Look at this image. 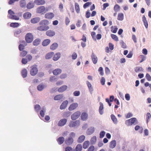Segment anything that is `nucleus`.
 <instances>
[{
    "mask_svg": "<svg viewBox=\"0 0 151 151\" xmlns=\"http://www.w3.org/2000/svg\"><path fill=\"white\" fill-rule=\"evenodd\" d=\"M82 149V146L81 144H78L76 147L75 149L73 151H81Z\"/></svg>",
    "mask_w": 151,
    "mask_h": 151,
    "instance_id": "a878e982",
    "label": "nucleus"
},
{
    "mask_svg": "<svg viewBox=\"0 0 151 151\" xmlns=\"http://www.w3.org/2000/svg\"><path fill=\"white\" fill-rule=\"evenodd\" d=\"M45 8L43 6H40L37 9V12L39 13L43 12L45 10Z\"/></svg>",
    "mask_w": 151,
    "mask_h": 151,
    "instance_id": "2eb2a0df",
    "label": "nucleus"
},
{
    "mask_svg": "<svg viewBox=\"0 0 151 151\" xmlns=\"http://www.w3.org/2000/svg\"><path fill=\"white\" fill-rule=\"evenodd\" d=\"M40 20L39 17H35L32 19L31 20V22L33 24H35L39 22Z\"/></svg>",
    "mask_w": 151,
    "mask_h": 151,
    "instance_id": "5701e85b",
    "label": "nucleus"
},
{
    "mask_svg": "<svg viewBox=\"0 0 151 151\" xmlns=\"http://www.w3.org/2000/svg\"><path fill=\"white\" fill-rule=\"evenodd\" d=\"M151 115L150 113H147V114H146V119H147V123L149 121V120L151 118Z\"/></svg>",
    "mask_w": 151,
    "mask_h": 151,
    "instance_id": "864d4df0",
    "label": "nucleus"
},
{
    "mask_svg": "<svg viewBox=\"0 0 151 151\" xmlns=\"http://www.w3.org/2000/svg\"><path fill=\"white\" fill-rule=\"evenodd\" d=\"M28 57L27 56H26V58H23L22 60V63L23 64H26L28 61Z\"/></svg>",
    "mask_w": 151,
    "mask_h": 151,
    "instance_id": "58836bf2",
    "label": "nucleus"
},
{
    "mask_svg": "<svg viewBox=\"0 0 151 151\" xmlns=\"http://www.w3.org/2000/svg\"><path fill=\"white\" fill-rule=\"evenodd\" d=\"M92 4V2H86L85 3L83 6V7L84 9L86 8L87 7L89 6V5H91Z\"/></svg>",
    "mask_w": 151,
    "mask_h": 151,
    "instance_id": "603ef678",
    "label": "nucleus"
},
{
    "mask_svg": "<svg viewBox=\"0 0 151 151\" xmlns=\"http://www.w3.org/2000/svg\"><path fill=\"white\" fill-rule=\"evenodd\" d=\"M38 72V70L36 65H34L31 67V69L30 71V74L32 76H35Z\"/></svg>",
    "mask_w": 151,
    "mask_h": 151,
    "instance_id": "20e7f679",
    "label": "nucleus"
},
{
    "mask_svg": "<svg viewBox=\"0 0 151 151\" xmlns=\"http://www.w3.org/2000/svg\"><path fill=\"white\" fill-rule=\"evenodd\" d=\"M20 6L22 8H24L26 6L27 8H28V4L26 5V2L25 0H21L20 2Z\"/></svg>",
    "mask_w": 151,
    "mask_h": 151,
    "instance_id": "9b49d317",
    "label": "nucleus"
},
{
    "mask_svg": "<svg viewBox=\"0 0 151 151\" xmlns=\"http://www.w3.org/2000/svg\"><path fill=\"white\" fill-rule=\"evenodd\" d=\"M60 53H57L55 54L53 58V60L55 61L58 60L60 57Z\"/></svg>",
    "mask_w": 151,
    "mask_h": 151,
    "instance_id": "393cba45",
    "label": "nucleus"
},
{
    "mask_svg": "<svg viewBox=\"0 0 151 151\" xmlns=\"http://www.w3.org/2000/svg\"><path fill=\"white\" fill-rule=\"evenodd\" d=\"M121 45L122 48H126L127 46L126 44L123 41H122L121 42Z\"/></svg>",
    "mask_w": 151,
    "mask_h": 151,
    "instance_id": "69168bd1",
    "label": "nucleus"
},
{
    "mask_svg": "<svg viewBox=\"0 0 151 151\" xmlns=\"http://www.w3.org/2000/svg\"><path fill=\"white\" fill-rule=\"evenodd\" d=\"M21 32V30L20 29H18L15 31L14 32V35L15 36H17Z\"/></svg>",
    "mask_w": 151,
    "mask_h": 151,
    "instance_id": "6e6d98bb",
    "label": "nucleus"
},
{
    "mask_svg": "<svg viewBox=\"0 0 151 151\" xmlns=\"http://www.w3.org/2000/svg\"><path fill=\"white\" fill-rule=\"evenodd\" d=\"M88 117V115L87 113L86 112L82 113L81 116V119L83 121L86 120Z\"/></svg>",
    "mask_w": 151,
    "mask_h": 151,
    "instance_id": "f8f14e48",
    "label": "nucleus"
},
{
    "mask_svg": "<svg viewBox=\"0 0 151 151\" xmlns=\"http://www.w3.org/2000/svg\"><path fill=\"white\" fill-rule=\"evenodd\" d=\"M41 42V40L40 39H35L33 42V45L35 46H37L39 45Z\"/></svg>",
    "mask_w": 151,
    "mask_h": 151,
    "instance_id": "e433bc0d",
    "label": "nucleus"
},
{
    "mask_svg": "<svg viewBox=\"0 0 151 151\" xmlns=\"http://www.w3.org/2000/svg\"><path fill=\"white\" fill-rule=\"evenodd\" d=\"M111 37L112 39L116 41H118L119 39L118 37L116 35L113 34H111Z\"/></svg>",
    "mask_w": 151,
    "mask_h": 151,
    "instance_id": "a18cd8bd",
    "label": "nucleus"
},
{
    "mask_svg": "<svg viewBox=\"0 0 151 151\" xmlns=\"http://www.w3.org/2000/svg\"><path fill=\"white\" fill-rule=\"evenodd\" d=\"M120 9L119 6L118 4H116L114 7V10L116 12L118 11Z\"/></svg>",
    "mask_w": 151,
    "mask_h": 151,
    "instance_id": "3c124183",
    "label": "nucleus"
},
{
    "mask_svg": "<svg viewBox=\"0 0 151 151\" xmlns=\"http://www.w3.org/2000/svg\"><path fill=\"white\" fill-rule=\"evenodd\" d=\"M63 97V95L59 94L55 96L54 97V100L55 101L60 100L62 99Z\"/></svg>",
    "mask_w": 151,
    "mask_h": 151,
    "instance_id": "2f4dec72",
    "label": "nucleus"
},
{
    "mask_svg": "<svg viewBox=\"0 0 151 151\" xmlns=\"http://www.w3.org/2000/svg\"><path fill=\"white\" fill-rule=\"evenodd\" d=\"M139 58L141 59L140 61L139 62L140 63H141L144 61L146 58L145 57L142 55H140L139 56Z\"/></svg>",
    "mask_w": 151,
    "mask_h": 151,
    "instance_id": "49530a36",
    "label": "nucleus"
},
{
    "mask_svg": "<svg viewBox=\"0 0 151 151\" xmlns=\"http://www.w3.org/2000/svg\"><path fill=\"white\" fill-rule=\"evenodd\" d=\"M111 120L114 124H117L118 122L117 120L116 116L113 114L111 116Z\"/></svg>",
    "mask_w": 151,
    "mask_h": 151,
    "instance_id": "c9c22d12",
    "label": "nucleus"
},
{
    "mask_svg": "<svg viewBox=\"0 0 151 151\" xmlns=\"http://www.w3.org/2000/svg\"><path fill=\"white\" fill-rule=\"evenodd\" d=\"M124 19V14L123 13H119L118 15L117 19L120 21H122Z\"/></svg>",
    "mask_w": 151,
    "mask_h": 151,
    "instance_id": "f704fd0d",
    "label": "nucleus"
},
{
    "mask_svg": "<svg viewBox=\"0 0 151 151\" xmlns=\"http://www.w3.org/2000/svg\"><path fill=\"white\" fill-rule=\"evenodd\" d=\"M65 151H73V148L70 147H68L65 148Z\"/></svg>",
    "mask_w": 151,
    "mask_h": 151,
    "instance_id": "338daca9",
    "label": "nucleus"
},
{
    "mask_svg": "<svg viewBox=\"0 0 151 151\" xmlns=\"http://www.w3.org/2000/svg\"><path fill=\"white\" fill-rule=\"evenodd\" d=\"M58 46V44L57 43H53L50 46V49L52 50L56 49Z\"/></svg>",
    "mask_w": 151,
    "mask_h": 151,
    "instance_id": "412c9836",
    "label": "nucleus"
},
{
    "mask_svg": "<svg viewBox=\"0 0 151 151\" xmlns=\"http://www.w3.org/2000/svg\"><path fill=\"white\" fill-rule=\"evenodd\" d=\"M85 138V136L84 135H82L79 137L77 141L78 143H82L84 140Z\"/></svg>",
    "mask_w": 151,
    "mask_h": 151,
    "instance_id": "c85d7f7f",
    "label": "nucleus"
},
{
    "mask_svg": "<svg viewBox=\"0 0 151 151\" xmlns=\"http://www.w3.org/2000/svg\"><path fill=\"white\" fill-rule=\"evenodd\" d=\"M146 78L148 81H151V76L148 73L146 74Z\"/></svg>",
    "mask_w": 151,
    "mask_h": 151,
    "instance_id": "4d7b16f0",
    "label": "nucleus"
},
{
    "mask_svg": "<svg viewBox=\"0 0 151 151\" xmlns=\"http://www.w3.org/2000/svg\"><path fill=\"white\" fill-rule=\"evenodd\" d=\"M45 110H41L40 112V114L42 117H44L45 116Z\"/></svg>",
    "mask_w": 151,
    "mask_h": 151,
    "instance_id": "0e129e2a",
    "label": "nucleus"
},
{
    "mask_svg": "<svg viewBox=\"0 0 151 151\" xmlns=\"http://www.w3.org/2000/svg\"><path fill=\"white\" fill-rule=\"evenodd\" d=\"M21 74L23 78H25L27 76V71L26 69H23L22 72Z\"/></svg>",
    "mask_w": 151,
    "mask_h": 151,
    "instance_id": "c756f323",
    "label": "nucleus"
},
{
    "mask_svg": "<svg viewBox=\"0 0 151 151\" xmlns=\"http://www.w3.org/2000/svg\"><path fill=\"white\" fill-rule=\"evenodd\" d=\"M25 46L23 44H20L19 46V49L20 51H22L24 49V47Z\"/></svg>",
    "mask_w": 151,
    "mask_h": 151,
    "instance_id": "5fc2aeb1",
    "label": "nucleus"
},
{
    "mask_svg": "<svg viewBox=\"0 0 151 151\" xmlns=\"http://www.w3.org/2000/svg\"><path fill=\"white\" fill-rule=\"evenodd\" d=\"M81 113L80 111H76L71 116V119L73 120H75L79 117Z\"/></svg>",
    "mask_w": 151,
    "mask_h": 151,
    "instance_id": "423d86ee",
    "label": "nucleus"
},
{
    "mask_svg": "<svg viewBox=\"0 0 151 151\" xmlns=\"http://www.w3.org/2000/svg\"><path fill=\"white\" fill-rule=\"evenodd\" d=\"M33 39V36L31 33H29V43L32 42Z\"/></svg>",
    "mask_w": 151,
    "mask_h": 151,
    "instance_id": "8fccbe9b",
    "label": "nucleus"
},
{
    "mask_svg": "<svg viewBox=\"0 0 151 151\" xmlns=\"http://www.w3.org/2000/svg\"><path fill=\"white\" fill-rule=\"evenodd\" d=\"M40 25L37 27V29L40 31H45L49 29V27L47 26L49 24V21L44 19L41 21L39 23Z\"/></svg>",
    "mask_w": 151,
    "mask_h": 151,
    "instance_id": "f257e3e1",
    "label": "nucleus"
},
{
    "mask_svg": "<svg viewBox=\"0 0 151 151\" xmlns=\"http://www.w3.org/2000/svg\"><path fill=\"white\" fill-rule=\"evenodd\" d=\"M34 2L37 5H43L45 3L44 0H35Z\"/></svg>",
    "mask_w": 151,
    "mask_h": 151,
    "instance_id": "f3484780",
    "label": "nucleus"
},
{
    "mask_svg": "<svg viewBox=\"0 0 151 151\" xmlns=\"http://www.w3.org/2000/svg\"><path fill=\"white\" fill-rule=\"evenodd\" d=\"M8 13L9 15V17L10 19H11V17L13 16L15 14L14 12L11 9L9 10Z\"/></svg>",
    "mask_w": 151,
    "mask_h": 151,
    "instance_id": "09e8293b",
    "label": "nucleus"
},
{
    "mask_svg": "<svg viewBox=\"0 0 151 151\" xmlns=\"http://www.w3.org/2000/svg\"><path fill=\"white\" fill-rule=\"evenodd\" d=\"M55 32L54 31L52 30H49L46 32V35L48 36L52 37L55 35Z\"/></svg>",
    "mask_w": 151,
    "mask_h": 151,
    "instance_id": "0eeeda50",
    "label": "nucleus"
},
{
    "mask_svg": "<svg viewBox=\"0 0 151 151\" xmlns=\"http://www.w3.org/2000/svg\"><path fill=\"white\" fill-rule=\"evenodd\" d=\"M99 71L100 72V74L101 76H103L104 75V72L103 71V68L102 67H100L99 69Z\"/></svg>",
    "mask_w": 151,
    "mask_h": 151,
    "instance_id": "13d9d810",
    "label": "nucleus"
},
{
    "mask_svg": "<svg viewBox=\"0 0 151 151\" xmlns=\"http://www.w3.org/2000/svg\"><path fill=\"white\" fill-rule=\"evenodd\" d=\"M91 57L93 63L94 64H96L98 60L97 57L93 53L91 55Z\"/></svg>",
    "mask_w": 151,
    "mask_h": 151,
    "instance_id": "bb28decb",
    "label": "nucleus"
},
{
    "mask_svg": "<svg viewBox=\"0 0 151 151\" xmlns=\"http://www.w3.org/2000/svg\"><path fill=\"white\" fill-rule=\"evenodd\" d=\"M25 40L26 42L24 41H20L21 44H23L24 45L26 46L27 43H28V33L25 36Z\"/></svg>",
    "mask_w": 151,
    "mask_h": 151,
    "instance_id": "dca6fc26",
    "label": "nucleus"
},
{
    "mask_svg": "<svg viewBox=\"0 0 151 151\" xmlns=\"http://www.w3.org/2000/svg\"><path fill=\"white\" fill-rule=\"evenodd\" d=\"M142 21L144 24L146 28H148V24L146 18L145 16H143L142 17Z\"/></svg>",
    "mask_w": 151,
    "mask_h": 151,
    "instance_id": "72a5a7b5",
    "label": "nucleus"
},
{
    "mask_svg": "<svg viewBox=\"0 0 151 151\" xmlns=\"http://www.w3.org/2000/svg\"><path fill=\"white\" fill-rule=\"evenodd\" d=\"M99 104H100V106L99 107V112L100 114H102L103 113V109H104L103 105V104L101 102H100Z\"/></svg>",
    "mask_w": 151,
    "mask_h": 151,
    "instance_id": "473e14b6",
    "label": "nucleus"
},
{
    "mask_svg": "<svg viewBox=\"0 0 151 151\" xmlns=\"http://www.w3.org/2000/svg\"><path fill=\"white\" fill-rule=\"evenodd\" d=\"M27 52L26 51H23L21 53L20 55L22 57H24L27 54Z\"/></svg>",
    "mask_w": 151,
    "mask_h": 151,
    "instance_id": "bf43d9fd",
    "label": "nucleus"
},
{
    "mask_svg": "<svg viewBox=\"0 0 151 151\" xmlns=\"http://www.w3.org/2000/svg\"><path fill=\"white\" fill-rule=\"evenodd\" d=\"M54 54V52H51L47 53L45 56V58L47 59H49L53 56Z\"/></svg>",
    "mask_w": 151,
    "mask_h": 151,
    "instance_id": "aec40b11",
    "label": "nucleus"
},
{
    "mask_svg": "<svg viewBox=\"0 0 151 151\" xmlns=\"http://www.w3.org/2000/svg\"><path fill=\"white\" fill-rule=\"evenodd\" d=\"M95 129L94 127H91L88 128L87 131V134L88 135H91L94 132Z\"/></svg>",
    "mask_w": 151,
    "mask_h": 151,
    "instance_id": "cd10ccee",
    "label": "nucleus"
},
{
    "mask_svg": "<svg viewBox=\"0 0 151 151\" xmlns=\"http://www.w3.org/2000/svg\"><path fill=\"white\" fill-rule=\"evenodd\" d=\"M41 107L40 105L36 104L35 106V109L37 112H38L40 109Z\"/></svg>",
    "mask_w": 151,
    "mask_h": 151,
    "instance_id": "c03bdc74",
    "label": "nucleus"
},
{
    "mask_svg": "<svg viewBox=\"0 0 151 151\" xmlns=\"http://www.w3.org/2000/svg\"><path fill=\"white\" fill-rule=\"evenodd\" d=\"M19 26V24L18 23L14 22L10 24V26L13 27H18Z\"/></svg>",
    "mask_w": 151,
    "mask_h": 151,
    "instance_id": "a19ab883",
    "label": "nucleus"
},
{
    "mask_svg": "<svg viewBox=\"0 0 151 151\" xmlns=\"http://www.w3.org/2000/svg\"><path fill=\"white\" fill-rule=\"evenodd\" d=\"M105 132L104 131H101L100 133V137L102 138L105 135Z\"/></svg>",
    "mask_w": 151,
    "mask_h": 151,
    "instance_id": "e2e57ef3",
    "label": "nucleus"
},
{
    "mask_svg": "<svg viewBox=\"0 0 151 151\" xmlns=\"http://www.w3.org/2000/svg\"><path fill=\"white\" fill-rule=\"evenodd\" d=\"M94 147L93 146H90L88 149V151H93L94 150Z\"/></svg>",
    "mask_w": 151,
    "mask_h": 151,
    "instance_id": "774afa93",
    "label": "nucleus"
},
{
    "mask_svg": "<svg viewBox=\"0 0 151 151\" xmlns=\"http://www.w3.org/2000/svg\"><path fill=\"white\" fill-rule=\"evenodd\" d=\"M75 136V134L74 132L70 133L69 134V137L66 139L65 141V144L68 145H71L74 141L73 137H74Z\"/></svg>",
    "mask_w": 151,
    "mask_h": 151,
    "instance_id": "7ed1b4c3",
    "label": "nucleus"
},
{
    "mask_svg": "<svg viewBox=\"0 0 151 151\" xmlns=\"http://www.w3.org/2000/svg\"><path fill=\"white\" fill-rule=\"evenodd\" d=\"M68 103V102L67 100L64 101L60 106V109H65L67 107Z\"/></svg>",
    "mask_w": 151,
    "mask_h": 151,
    "instance_id": "4468645a",
    "label": "nucleus"
},
{
    "mask_svg": "<svg viewBox=\"0 0 151 151\" xmlns=\"http://www.w3.org/2000/svg\"><path fill=\"white\" fill-rule=\"evenodd\" d=\"M80 123V122L79 120H76L74 122L71 121L70 122L69 126L70 127H74L78 126Z\"/></svg>",
    "mask_w": 151,
    "mask_h": 151,
    "instance_id": "39448f33",
    "label": "nucleus"
},
{
    "mask_svg": "<svg viewBox=\"0 0 151 151\" xmlns=\"http://www.w3.org/2000/svg\"><path fill=\"white\" fill-rule=\"evenodd\" d=\"M96 141V136H94L91 138L90 140L91 143V144H95Z\"/></svg>",
    "mask_w": 151,
    "mask_h": 151,
    "instance_id": "ea45409f",
    "label": "nucleus"
},
{
    "mask_svg": "<svg viewBox=\"0 0 151 151\" xmlns=\"http://www.w3.org/2000/svg\"><path fill=\"white\" fill-rule=\"evenodd\" d=\"M101 37V35L100 34H97L95 37V39H94V40H96V39L100 40Z\"/></svg>",
    "mask_w": 151,
    "mask_h": 151,
    "instance_id": "680f3d73",
    "label": "nucleus"
},
{
    "mask_svg": "<svg viewBox=\"0 0 151 151\" xmlns=\"http://www.w3.org/2000/svg\"><path fill=\"white\" fill-rule=\"evenodd\" d=\"M87 86L90 91H92L93 90V88L91 84L88 81L86 82Z\"/></svg>",
    "mask_w": 151,
    "mask_h": 151,
    "instance_id": "79ce46f5",
    "label": "nucleus"
},
{
    "mask_svg": "<svg viewBox=\"0 0 151 151\" xmlns=\"http://www.w3.org/2000/svg\"><path fill=\"white\" fill-rule=\"evenodd\" d=\"M62 72V70L60 69H56L53 70L52 73L55 75H58L60 74Z\"/></svg>",
    "mask_w": 151,
    "mask_h": 151,
    "instance_id": "6ab92c4d",
    "label": "nucleus"
},
{
    "mask_svg": "<svg viewBox=\"0 0 151 151\" xmlns=\"http://www.w3.org/2000/svg\"><path fill=\"white\" fill-rule=\"evenodd\" d=\"M142 68L140 67H137L135 68V71L137 73L142 71Z\"/></svg>",
    "mask_w": 151,
    "mask_h": 151,
    "instance_id": "de8ad7c7",
    "label": "nucleus"
},
{
    "mask_svg": "<svg viewBox=\"0 0 151 151\" xmlns=\"http://www.w3.org/2000/svg\"><path fill=\"white\" fill-rule=\"evenodd\" d=\"M78 106V104L77 103H73L71 104L69 107V110L70 111H72L75 109Z\"/></svg>",
    "mask_w": 151,
    "mask_h": 151,
    "instance_id": "9d476101",
    "label": "nucleus"
},
{
    "mask_svg": "<svg viewBox=\"0 0 151 151\" xmlns=\"http://www.w3.org/2000/svg\"><path fill=\"white\" fill-rule=\"evenodd\" d=\"M50 42V40L49 39H46L44 40L42 42V44L44 46H46L48 45Z\"/></svg>",
    "mask_w": 151,
    "mask_h": 151,
    "instance_id": "a211bd4d",
    "label": "nucleus"
},
{
    "mask_svg": "<svg viewBox=\"0 0 151 151\" xmlns=\"http://www.w3.org/2000/svg\"><path fill=\"white\" fill-rule=\"evenodd\" d=\"M54 16V14L52 12H49L46 14L45 15V18L48 19H51Z\"/></svg>",
    "mask_w": 151,
    "mask_h": 151,
    "instance_id": "6e6552de",
    "label": "nucleus"
},
{
    "mask_svg": "<svg viewBox=\"0 0 151 151\" xmlns=\"http://www.w3.org/2000/svg\"><path fill=\"white\" fill-rule=\"evenodd\" d=\"M67 120L66 119H63L60 120L58 122V125L59 126H63L66 123Z\"/></svg>",
    "mask_w": 151,
    "mask_h": 151,
    "instance_id": "1a4fd4ad",
    "label": "nucleus"
},
{
    "mask_svg": "<svg viewBox=\"0 0 151 151\" xmlns=\"http://www.w3.org/2000/svg\"><path fill=\"white\" fill-rule=\"evenodd\" d=\"M75 9L77 13H79L80 12V9L79 5L78 3H75Z\"/></svg>",
    "mask_w": 151,
    "mask_h": 151,
    "instance_id": "4c0bfd02",
    "label": "nucleus"
},
{
    "mask_svg": "<svg viewBox=\"0 0 151 151\" xmlns=\"http://www.w3.org/2000/svg\"><path fill=\"white\" fill-rule=\"evenodd\" d=\"M67 86L66 85H63L59 88L58 91L59 92H62L65 91L67 88Z\"/></svg>",
    "mask_w": 151,
    "mask_h": 151,
    "instance_id": "4be33fe9",
    "label": "nucleus"
},
{
    "mask_svg": "<svg viewBox=\"0 0 151 151\" xmlns=\"http://www.w3.org/2000/svg\"><path fill=\"white\" fill-rule=\"evenodd\" d=\"M125 123L127 126H130L132 125H135L138 124V122L137 119L135 117L131 118L126 120Z\"/></svg>",
    "mask_w": 151,
    "mask_h": 151,
    "instance_id": "f03ea898",
    "label": "nucleus"
},
{
    "mask_svg": "<svg viewBox=\"0 0 151 151\" xmlns=\"http://www.w3.org/2000/svg\"><path fill=\"white\" fill-rule=\"evenodd\" d=\"M65 141V139L63 137H59L57 139V141L58 143L61 145Z\"/></svg>",
    "mask_w": 151,
    "mask_h": 151,
    "instance_id": "b1692460",
    "label": "nucleus"
},
{
    "mask_svg": "<svg viewBox=\"0 0 151 151\" xmlns=\"http://www.w3.org/2000/svg\"><path fill=\"white\" fill-rule=\"evenodd\" d=\"M90 144V142L89 141H85L83 144V147L86 149L89 146Z\"/></svg>",
    "mask_w": 151,
    "mask_h": 151,
    "instance_id": "7c9ffc66",
    "label": "nucleus"
},
{
    "mask_svg": "<svg viewBox=\"0 0 151 151\" xmlns=\"http://www.w3.org/2000/svg\"><path fill=\"white\" fill-rule=\"evenodd\" d=\"M45 87V86L44 85H39L37 86V88L38 90L39 91H42Z\"/></svg>",
    "mask_w": 151,
    "mask_h": 151,
    "instance_id": "37998d69",
    "label": "nucleus"
},
{
    "mask_svg": "<svg viewBox=\"0 0 151 151\" xmlns=\"http://www.w3.org/2000/svg\"><path fill=\"white\" fill-rule=\"evenodd\" d=\"M11 19L15 20H19V17L17 16L14 15L13 16L11 17Z\"/></svg>",
    "mask_w": 151,
    "mask_h": 151,
    "instance_id": "052dcab7",
    "label": "nucleus"
},
{
    "mask_svg": "<svg viewBox=\"0 0 151 151\" xmlns=\"http://www.w3.org/2000/svg\"><path fill=\"white\" fill-rule=\"evenodd\" d=\"M116 145V142L115 140H114L111 141L109 144V147L110 148L113 149L114 148Z\"/></svg>",
    "mask_w": 151,
    "mask_h": 151,
    "instance_id": "ddd939ff",
    "label": "nucleus"
}]
</instances>
